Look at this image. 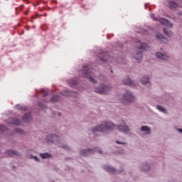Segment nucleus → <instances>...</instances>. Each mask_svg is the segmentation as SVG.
<instances>
[{
    "label": "nucleus",
    "mask_w": 182,
    "mask_h": 182,
    "mask_svg": "<svg viewBox=\"0 0 182 182\" xmlns=\"http://www.w3.org/2000/svg\"><path fill=\"white\" fill-rule=\"evenodd\" d=\"M114 129H118V130L122 133H127L129 130V127L126 126V123H124L123 121H122V123L118 126L113 124L112 122H104L101 125L95 127L94 129H92V133L93 134H96L97 132L105 133L109 130H113Z\"/></svg>",
    "instance_id": "1"
},
{
    "label": "nucleus",
    "mask_w": 182,
    "mask_h": 182,
    "mask_svg": "<svg viewBox=\"0 0 182 182\" xmlns=\"http://www.w3.org/2000/svg\"><path fill=\"white\" fill-rule=\"evenodd\" d=\"M82 73L85 76L87 77L89 80L92 82V83H96V80H95V78H93V76H95V70L87 65H85L83 67Z\"/></svg>",
    "instance_id": "2"
},
{
    "label": "nucleus",
    "mask_w": 182,
    "mask_h": 182,
    "mask_svg": "<svg viewBox=\"0 0 182 182\" xmlns=\"http://www.w3.org/2000/svg\"><path fill=\"white\" fill-rule=\"evenodd\" d=\"M132 102H134V96L130 92L127 91L122 97V103L124 105H129Z\"/></svg>",
    "instance_id": "3"
},
{
    "label": "nucleus",
    "mask_w": 182,
    "mask_h": 182,
    "mask_svg": "<svg viewBox=\"0 0 182 182\" xmlns=\"http://www.w3.org/2000/svg\"><path fill=\"white\" fill-rule=\"evenodd\" d=\"M100 60L106 63V62H113V57H110L109 55V53H106L105 51H101L99 55Z\"/></svg>",
    "instance_id": "4"
},
{
    "label": "nucleus",
    "mask_w": 182,
    "mask_h": 182,
    "mask_svg": "<svg viewBox=\"0 0 182 182\" xmlns=\"http://www.w3.org/2000/svg\"><path fill=\"white\" fill-rule=\"evenodd\" d=\"M109 90H110V87L106 85H102L98 88H95L96 93H100V95H106Z\"/></svg>",
    "instance_id": "5"
},
{
    "label": "nucleus",
    "mask_w": 182,
    "mask_h": 182,
    "mask_svg": "<svg viewBox=\"0 0 182 182\" xmlns=\"http://www.w3.org/2000/svg\"><path fill=\"white\" fill-rule=\"evenodd\" d=\"M159 21L160 23H161V25H164V26H167L168 28H173V24H171V22L166 18H159Z\"/></svg>",
    "instance_id": "6"
},
{
    "label": "nucleus",
    "mask_w": 182,
    "mask_h": 182,
    "mask_svg": "<svg viewBox=\"0 0 182 182\" xmlns=\"http://www.w3.org/2000/svg\"><path fill=\"white\" fill-rule=\"evenodd\" d=\"M47 141H51V143H55L59 140V136L57 135H48L46 138Z\"/></svg>",
    "instance_id": "7"
},
{
    "label": "nucleus",
    "mask_w": 182,
    "mask_h": 182,
    "mask_svg": "<svg viewBox=\"0 0 182 182\" xmlns=\"http://www.w3.org/2000/svg\"><path fill=\"white\" fill-rule=\"evenodd\" d=\"M124 85H127L128 86H131L132 87H134V82L132 81L131 79L129 78V77H127L124 80H123Z\"/></svg>",
    "instance_id": "8"
},
{
    "label": "nucleus",
    "mask_w": 182,
    "mask_h": 182,
    "mask_svg": "<svg viewBox=\"0 0 182 182\" xmlns=\"http://www.w3.org/2000/svg\"><path fill=\"white\" fill-rule=\"evenodd\" d=\"M136 47L141 50H146V49H148L149 45L146 43H141L140 41H138V45H136Z\"/></svg>",
    "instance_id": "9"
},
{
    "label": "nucleus",
    "mask_w": 182,
    "mask_h": 182,
    "mask_svg": "<svg viewBox=\"0 0 182 182\" xmlns=\"http://www.w3.org/2000/svg\"><path fill=\"white\" fill-rule=\"evenodd\" d=\"M156 56L159 59H162L163 60H166L168 59V55H167L166 54H163L160 52L156 53Z\"/></svg>",
    "instance_id": "10"
},
{
    "label": "nucleus",
    "mask_w": 182,
    "mask_h": 182,
    "mask_svg": "<svg viewBox=\"0 0 182 182\" xmlns=\"http://www.w3.org/2000/svg\"><path fill=\"white\" fill-rule=\"evenodd\" d=\"M9 122L11 124H15L16 126H19L21 124V120L18 118H9Z\"/></svg>",
    "instance_id": "11"
},
{
    "label": "nucleus",
    "mask_w": 182,
    "mask_h": 182,
    "mask_svg": "<svg viewBox=\"0 0 182 182\" xmlns=\"http://www.w3.org/2000/svg\"><path fill=\"white\" fill-rule=\"evenodd\" d=\"M31 119H32L31 113L25 114L23 117V121H24L26 123H29L31 122Z\"/></svg>",
    "instance_id": "12"
},
{
    "label": "nucleus",
    "mask_w": 182,
    "mask_h": 182,
    "mask_svg": "<svg viewBox=\"0 0 182 182\" xmlns=\"http://www.w3.org/2000/svg\"><path fill=\"white\" fill-rule=\"evenodd\" d=\"M167 4L169 5L171 9H176V8H178V4L173 1H167Z\"/></svg>",
    "instance_id": "13"
},
{
    "label": "nucleus",
    "mask_w": 182,
    "mask_h": 182,
    "mask_svg": "<svg viewBox=\"0 0 182 182\" xmlns=\"http://www.w3.org/2000/svg\"><path fill=\"white\" fill-rule=\"evenodd\" d=\"M90 154H93V150L85 149L81 151V156H89Z\"/></svg>",
    "instance_id": "14"
},
{
    "label": "nucleus",
    "mask_w": 182,
    "mask_h": 182,
    "mask_svg": "<svg viewBox=\"0 0 182 182\" xmlns=\"http://www.w3.org/2000/svg\"><path fill=\"white\" fill-rule=\"evenodd\" d=\"M6 154L9 156L10 157H14V156H18V153L12 149L6 151Z\"/></svg>",
    "instance_id": "15"
},
{
    "label": "nucleus",
    "mask_w": 182,
    "mask_h": 182,
    "mask_svg": "<svg viewBox=\"0 0 182 182\" xmlns=\"http://www.w3.org/2000/svg\"><path fill=\"white\" fill-rule=\"evenodd\" d=\"M134 58L137 60V62L140 63L141 62V59H143V53L141 52H138L135 56Z\"/></svg>",
    "instance_id": "16"
},
{
    "label": "nucleus",
    "mask_w": 182,
    "mask_h": 182,
    "mask_svg": "<svg viewBox=\"0 0 182 182\" xmlns=\"http://www.w3.org/2000/svg\"><path fill=\"white\" fill-rule=\"evenodd\" d=\"M156 38L157 39H159V41H161V42H167V38H166L163 35L161 34H157L156 35Z\"/></svg>",
    "instance_id": "17"
},
{
    "label": "nucleus",
    "mask_w": 182,
    "mask_h": 182,
    "mask_svg": "<svg viewBox=\"0 0 182 182\" xmlns=\"http://www.w3.org/2000/svg\"><path fill=\"white\" fill-rule=\"evenodd\" d=\"M104 168L107 170V171H109V173H114L116 171V169L109 166H105Z\"/></svg>",
    "instance_id": "18"
},
{
    "label": "nucleus",
    "mask_w": 182,
    "mask_h": 182,
    "mask_svg": "<svg viewBox=\"0 0 182 182\" xmlns=\"http://www.w3.org/2000/svg\"><path fill=\"white\" fill-rule=\"evenodd\" d=\"M141 130V132H146V134H150V128L149 127L142 126Z\"/></svg>",
    "instance_id": "19"
},
{
    "label": "nucleus",
    "mask_w": 182,
    "mask_h": 182,
    "mask_svg": "<svg viewBox=\"0 0 182 182\" xmlns=\"http://www.w3.org/2000/svg\"><path fill=\"white\" fill-rule=\"evenodd\" d=\"M164 33H165V35H166V36H168L169 38H171V36H173V33H171V31H168L166 28H164Z\"/></svg>",
    "instance_id": "20"
},
{
    "label": "nucleus",
    "mask_w": 182,
    "mask_h": 182,
    "mask_svg": "<svg viewBox=\"0 0 182 182\" xmlns=\"http://www.w3.org/2000/svg\"><path fill=\"white\" fill-rule=\"evenodd\" d=\"M141 82L142 85H146V83H149V77H144L141 80Z\"/></svg>",
    "instance_id": "21"
},
{
    "label": "nucleus",
    "mask_w": 182,
    "mask_h": 182,
    "mask_svg": "<svg viewBox=\"0 0 182 182\" xmlns=\"http://www.w3.org/2000/svg\"><path fill=\"white\" fill-rule=\"evenodd\" d=\"M68 83L70 85V86H76V85H77V81L72 79L68 80Z\"/></svg>",
    "instance_id": "22"
},
{
    "label": "nucleus",
    "mask_w": 182,
    "mask_h": 182,
    "mask_svg": "<svg viewBox=\"0 0 182 182\" xmlns=\"http://www.w3.org/2000/svg\"><path fill=\"white\" fill-rule=\"evenodd\" d=\"M40 156L42 159H49L50 157V154L48 153L40 154Z\"/></svg>",
    "instance_id": "23"
},
{
    "label": "nucleus",
    "mask_w": 182,
    "mask_h": 182,
    "mask_svg": "<svg viewBox=\"0 0 182 182\" xmlns=\"http://www.w3.org/2000/svg\"><path fill=\"white\" fill-rule=\"evenodd\" d=\"M58 100H59V97L58 95H55L50 100V102H51L52 103H55V102H58Z\"/></svg>",
    "instance_id": "24"
},
{
    "label": "nucleus",
    "mask_w": 182,
    "mask_h": 182,
    "mask_svg": "<svg viewBox=\"0 0 182 182\" xmlns=\"http://www.w3.org/2000/svg\"><path fill=\"white\" fill-rule=\"evenodd\" d=\"M156 109H158V110H159V112H162L163 113H166V109H164V107H163L160 105H157Z\"/></svg>",
    "instance_id": "25"
},
{
    "label": "nucleus",
    "mask_w": 182,
    "mask_h": 182,
    "mask_svg": "<svg viewBox=\"0 0 182 182\" xmlns=\"http://www.w3.org/2000/svg\"><path fill=\"white\" fill-rule=\"evenodd\" d=\"M143 170L144 171H149V170H150V166L146 164L145 165L143 166Z\"/></svg>",
    "instance_id": "26"
},
{
    "label": "nucleus",
    "mask_w": 182,
    "mask_h": 182,
    "mask_svg": "<svg viewBox=\"0 0 182 182\" xmlns=\"http://www.w3.org/2000/svg\"><path fill=\"white\" fill-rule=\"evenodd\" d=\"M7 129L6 126L0 124V132H6Z\"/></svg>",
    "instance_id": "27"
},
{
    "label": "nucleus",
    "mask_w": 182,
    "mask_h": 182,
    "mask_svg": "<svg viewBox=\"0 0 182 182\" xmlns=\"http://www.w3.org/2000/svg\"><path fill=\"white\" fill-rule=\"evenodd\" d=\"M41 95H42V96H48V92L45 91L44 90H42Z\"/></svg>",
    "instance_id": "28"
},
{
    "label": "nucleus",
    "mask_w": 182,
    "mask_h": 182,
    "mask_svg": "<svg viewBox=\"0 0 182 182\" xmlns=\"http://www.w3.org/2000/svg\"><path fill=\"white\" fill-rule=\"evenodd\" d=\"M16 132H17V133H20V134H23V131L21 129H16Z\"/></svg>",
    "instance_id": "29"
},
{
    "label": "nucleus",
    "mask_w": 182,
    "mask_h": 182,
    "mask_svg": "<svg viewBox=\"0 0 182 182\" xmlns=\"http://www.w3.org/2000/svg\"><path fill=\"white\" fill-rule=\"evenodd\" d=\"M117 144H126L125 142H122V141H116Z\"/></svg>",
    "instance_id": "30"
},
{
    "label": "nucleus",
    "mask_w": 182,
    "mask_h": 182,
    "mask_svg": "<svg viewBox=\"0 0 182 182\" xmlns=\"http://www.w3.org/2000/svg\"><path fill=\"white\" fill-rule=\"evenodd\" d=\"M18 109L20 110H26V107H20Z\"/></svg>",
    "instance_id": "31"
},
{
    "label": "nucleus",
    "mask_w": 182,
    "mask_h": 182,
    "mask_svg": "<svg viewBox=\"0 0 182 182\" xmlns=\"http://www.w3.org/2000/svg\"><path fill=\"white\" fill-rule=\"evenodd\" d=\"M63 149H65V150H69V146H68V145H65L63 146Z\"/></svg>",
    "instance_id": "32"
},
{
    "label": "nucleus",
    "mask_w": 182,
    "mask_h": 182,
    "mask_svg": "<svg viewBox=\"0 0 182 182\" xmlns=\"http://www.w3.org/2000/svg\"><path fill=\"white\" fill-rule=\"evenodd\" d=\"M150 16H151V18L152 19L156 20L154 14H152L150 15Z\"/></svg>",
    "instance_id": "33"
},
{
    "label": "nucleus",
    "mask_w": 182,
    "mask_h": 182,
    "mask_svg": "<svg viewBox=\"0 0 182 182\" xmlns=\"http://www.w3.org/2000/svg\"><path fill=\"white\" fill-rule=\"evenodd\" d=\"M95 150H97L100 154H102V150L97 149H95Z\"/></svg>",
    "instance_id": "34"
},
{
    "label": "nucleus",
    "mask_w": 182,
    "mask_h": 182,
    "mask_svg": "<svg viewBox=\"0 0 182 182\" xmlns=\"http://www.w3.org/2000/svg\"><path fill=\"white\" fill-rule=\"evenodd\" d=\"M33 159L36 160V161H39V159H38V156H33Z\"/></svg>",
    "instance_id": "35"
},
{
    "label": "nucleus",
    "mask_w": 182,
    "mask_h": 182,
    "mask_svg": "<svg viewBox=\"0 0 182 182\" xmlns=\"http://www.w3.org/2000/svg\"><path fill=\"white\" fill-rule=\"evenodd\" d=\"M38 106H39L40 107H41V109H43V107H42V105H41V104H38Z\"/></svg>",
    "instance_id": "36"
},
{
    "label": "nucleus",
    "mask_w": 182,
    "mask_h": 182,
    "mask_svg": "<svg viewBox=\"0 0 182 182\" xmlns=\"http://www.w3.org/2000/svg\"><path fill=\"white\" fill-rule=\"evenodd\" d=\"M178 132H180V133H182V129H179Z\"/></svg>",
    "instance_id": "37"
},
{
    "label": "nucleus",
    "mask_w": 182,
    "mask_h": 182,
    "mask_svg": "<svg viewBox=\"0 0 182 182\" xmlns=\"http://www.w3.org/2000/svg\"><path fill=\"white\" fill-rule=\"evenodd\" d=\"M58 116H60V113H58Z\"/></svg>",
    "instance_id": "38"
},
{
    "label": "nucleus",
    "mask_w": 182,
    "mask_h": 182,
    "mask_svg": "<svg viewBox=\"0 0 182 182\" xmlns=\"http://www.w3.org/2000/svg\"><path fill=\"white\" fill-rule=\"evenodd\" d=\"M26 15H28V12L26 13Z\"/></svg>",
    "instance_id": "39"
},
{
    "label": "nucleus",
    "mask_w": 182,
    "mask_h": 182,
    "mask_svg": "<svg viewBox=\"0 0 182 182\" xmlns=\"http://www.w3.org/2000/svg\"><path fill=\"white\" fill-rule=\"evenodd\" d=\"M112 73H113V70H111Z\"/></svg>",
    "instance_id": "40"
}]
</instances>
